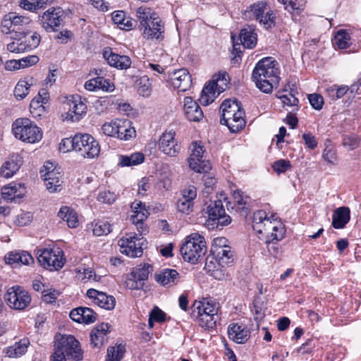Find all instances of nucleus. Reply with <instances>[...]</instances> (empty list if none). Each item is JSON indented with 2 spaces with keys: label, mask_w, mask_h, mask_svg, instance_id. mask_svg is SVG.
Masks as SVG:
<instances>
[{
  "label": "nucleus",
  "mask_w": 361,
  "mask_h": 361,
  "mask_svg": "<svg viewBox=\"0 0 361 361\" xmlns=\"http://www.w3.org/2000/svg\"><path fill=\"white\" fill-rule=\"evenodd\" d=\"M302 139L307 147L310 149H314L318 145V142L314 135L311 133H305L302 134Z\"/></svg>",
  "instance_id": "62"
},
{
  "label": "nucleus",
  "mask_w": 361,
  "mask_h": 361,
  "mask_svg": "<svg viewBox=\"0 0 361 361\" xmlns=\"http://www.w3.org/2000/svg\"><path fill=\"white\" fill-rule=\"evenodd\" d=\"M178 278V271L171 269H164L155 275L156 281L162 286L173 285L177 282Z\"/></svg>",
  "instance_id": "36"
},
{
  "label": "nucleus",
  "mask_w": 361,
  "mask_h": 361,
  "mask_svg": "<svg viewBox=\"0 0 361 361\" xmlns=\"http://www.w3.org/2000/svg\"><path fill=\"white\" fill-rule=\"evenodd\" d=\"M55 348L62 352L67 359L80 361L83 358V352L78 340L72 335H65L61 337Z\"/></svg>",
  "instance_id": "11"
},
{
  "label": "nucleus",
  "mask_w": 361,
  "mask_h": 361,
  "mask_svg": "<svg viewBox=\"0 0 361 361\" xmlns=\"http://www.w3.org/2000/svg\"><path fill=\"white\" fill-rule=\"evenodd\" d=\"M221 267L230 266L234 261V252L230 246L212 254Z\"/></svg>",
  "instance_id": "39"
},
{
  "label": "nucleus",
  "mask_w": 361,
  "mask_h": 361,
  "mask_svg": "<svg viewBox=\"0 0 361 361\" xmlns=\"http://www.w3.org/2000/svg\"><path fill=\"white\" fill-rule=\"evenodd\" d=\"M126 353V347L122 344L109 347L106 361H121Z\"/></svg>",
  "instance_id": "45"
},
{
  "label": "nucleus",
  "mask_w": 361,
  "mask_h": 361,
  "mask_svg": "<svg viewBox=\"0 0 361 361\" xmlns=\"http://www.w3.org/2000/svg\"><path fill=\"white\" fill-rule=\"evenodd\" d=\"M252 228L256 233L262 234L269 243L281 240L286 233L285 226L277 220L275 215L268 217L264 210H257L254 212Z\"/></svg>",
  "instance_id": "3"
},
{
  "label": "nucleus",
  "mask_w": 361,
  "mask_h": 361,
  "mask_svg": "<svg viewBox=\"0 0 361 361\" xmlns=\"http://www.w3.org/2000/svg\"><path fill=\"white\" fill-rule=\"evenodd\" d=\"M171 176L172 173L169 170L161 173L159 178L161 187L166 190H169L171 186Z\"/></svg>",
  "instance_id": "64"
},
{
  "label": "nucleus",
  "mask_w": 361,
  "mask_h": 361,
  "mask_svg": "<svg viewBox=\"0 0 361 361\" xmlns=\"http://www.w3.org/2000/svg\"><path fill=\"white\" fill-rule=\"evenodd\" d=\"M209 220L214 221L216 226H225L231 222L230 216L226 214L221 200L211 202L207 207Z\"/></svg>",
  "instance_id": "19"
},
{
  "label": "nucleus",
  "mask_w": 361,
  "mask_h": 361,
  "mask_svg": "<svg viewBox=\"0 0 361 361\" xmlns=\"http://www.w3.org/2000/svg\"><path fill=\"white\" fill-rule=\"evenodd\" d=\"M228 334L229 338L237 343H244L250 338L249 330L238 324H232L228 326Z\"/></svg>",
  "instance_id": "32"
},
{
  "label": "nucleus",
  "mask_w": 361,
  "mask_h": 361,
  "mask_svg": "<svg viewBox=\"0 0 361 361\" xmlns=\"http://www.w3.org/2000/svg\"><path fill=\"white\" fill-rule=\"evenodd\" d=\"M136 135V131L132 126V123L128 119H120L118 122V130L116 138L121 140H128Z\"/></svg>",
  "instance_id": "35"
},
{
  "label": "nucleus",
  "mask_w": 361,
  "mask_h": 361,
  "mask_svg": "<svg viewBox=\"0 0 361 361\" xmlns=\"http://www.w3.org/2000/svg\"><path fill=\"white\" fill-rule=\"evenodd\" d=\"M103 56L111 66L120 70H126L130 67L131 59L129 56L113 53L111 49H105Z\"/></svg>",
  "instance_id": "27"
},
{
  "label": "nucleus",
  "mask_w": 361,
  "mask_h": 361,
  "mask_svg": "<svg viewBox=\"0 0 361 361\" xmlns=\"http://www.w3.org/2000/svg\"><path fill=\"white\" fill-rule=\"evenodd\" d=\"M135 16L139 29L145 39L161 41L164 39V23L151 8L140 6L136 9Z\"/></svg>",
  "instance_id": "2"
},
{
  "label": "nucleus",
  "mask_w": 361,
  "mask_h": 361,
  "mask_svg": "<svg viewBox=\"0 0 361 361\" xmlns=\"http://www.w3.org/2000/svg\"><path fill=\"white\" fill-rule=\"evenodd\" d=\"M333 43L339 49L350 47L352 42L349 32L345 30H339L334 36Z\"/></svg>",
  "instance_id": "42"
},
{
  "label": "nucleus",
  "mask_w": 361,
  "mask_h": 361,
  "mask_svg": "<svg viewBox=\"0 0 361 361\" xmlns=\"http://www.w3.org/2000/svg\"><path fill=\"white\" fill-rule=\"evenodd\" d=\"M30 344V340L27 338H23L13 345L5 348L3 352L8 357H19L25 354Z\"/></svg>",
  "instance_id": "31"
},
{
  "label": "nucleus",
  "mask_w": 361,
  "mask_h": 361,
  "mask_svg": "<svg viewBox=\"0 0 361 361\" xmlns=\"http://www.w3.org/2000/svg\"><path fill=\"white\" fill-rule=\"evenodd\" d=\"M273 169L278 173L286 172L290 167V161L286 159H280L275 161L273 164Z\"/></svg>",
  "instance_id": "63"
},
{
  "label": "nucleus",
  "mask_w": 361,
  "mask_h": 361,
  "mask_svg": "<svg viewBox=\"0 0 361 361\" xmlns=\"http://www.w3.org/2000/svg\"><path fill=\"white\" fill-rule=\"evenodd\" d=\"M87 295L95 305H98L101 308L111 310L115 307L116 300L114 297L109 295L104 292H100L95 289L90 288L87 291Z\"/></svg>",
  "instance_id": "25"
},
{
  "label": "nucleus",
  "mask_w": 361,
  "mask_h": 361,
  "mask_svg": "<svg viewBox=\"0 0 361 361\" xmlns=\"http://www.w3.org/2000/svg\"><path fill=\"white\" fill-rule=\"evenodd\" d=\"M64 12L60 7H51L39 16L42 27L47 32H55L63 22Z\"/></svg>",
  "instance_id": "15"
},
{
  "label": "nucleus",
  "mask_w": 361,
  "mask_h": 361,
  "mask_svg": "<svg viewBox=\"0 0 361 361\" xmlns=\"http://www.w3.org/2000/svg\"><path fill=\"white\" fill-rule=\"evenodd\" d=\"M233 207L237 212H244V215H247L246 205L248 203L249 197L245 195L243 192L237 190L233 192Z\"/></svg>",
  "instance_id": "40"
},
{
  "label": "nucleus",
  "mask_w": 361,
  "mask_h": 361,
  "mask_svg": "<svg viewBox=\"0 0 361 361\" xmlns=\"http://www.w3.org/2000/svg\"><path fill=\"white\" fill-rule=\"evenodd\" d=\"M280 69L276 61L271 57L261 59L255 66L252 77L257 87L264 93H271L280 80Z\"/></svg>",
  "instance_id": "1"
},
{
  "label": "nucleus",
  "mask_w": 361,
  "mask_h": 361,
  "mask_svg": "<svg viewBox=\"0 0 361 361\" xmlns=\"http://www.w3.org/2000/svg\"><path fill=\"white\" fill-rule=\"evenodd\" d=\"M310 104L316 110H320L323 107V97L318 94H312L308 96Z\"/></svg>",
  "instance_id": "59"
},
{
  "label": "nucleus",
  "mask_w": 361,
  "mask_h": 361,
  "mask_svg": "<svg viewBox=\"0 0 361 361\" xmlns=\"http://www.w3.org/2000/svg\"><path fill=\"white\" fill-rule=\"evenodd\" d=\"M42 299L47 303H53L60 295V292L56 289L42 290Z\"/></svg>",
  "instance_id": "58"
},
{
  "label": "nucleus",
  "mask_w": 361,
  "mask_h": 361,
  "mask_svg": "<svg viewBox=\"0 0 361 361\" xmlns=\"http://www.w3.org/2000/svg\"><path fill=\"white\" fill-rule=\"evenodd\" d=\"M278 1L284 5V8L290 13H299L305 8V0H278Z\"/></svg>",
  "instance_id": "47"
},
{
  "label": "nucleus",
  "mask_w": 361,
  "mask_h": 361,
  "mask_svg": "<svg viewBox=\"0 0 361 361\" xmlns=\"http://www.w3.org/2000/svg\"><path fill=\"white\" fill-rule=\"evenodd\" d=\"M349 90L348 86L336 85L329 87L326 89L327 95L332 99L336 100L343 97Z\"/></svg>",
  "instance_id": "48"
},
{
  "label": "nucleus",
  "mask_w": 361,
  "mask_h": 361,
  "mask_svg": "<svg viewBox=\"0 0 361 361\" xmlns=\"http://www.w3.org/2000/svg\"><path fill=\"white\" fill-rule=\"evenodd\" d=\"M196 197L197 189L194 185H189L184 188L176 204L178 210L183 214H190L193 210Z\"/></svg>",
  "instance_id": "22"
},
{
  "label": "nucleus",
  "mask_w": 361,
  "mask_h": 361,
  "mask_svg": "<svg viewBox=\"0 0 361 361\" xmlns=\"http://www.w3.org/2000/svg\"><path fill=\"white\" fill-rule=\"evenodd\" d=\"M35 80L32 77H25L16 84L14 89V95L18 100L24 99L30 92V88L35 85Z\"/></svg>",
  "instance_id": "34"
},
{
  "label": "nucleus",
  "mask_w": 361,
  "mask_h": 361,
  "mask_svg": "<svg viewBox=\"0 0 361 361\" xmlns=\"http://www.w3.org/2000/svg\"><path fill=\"white\" fill-rule=\"evenodd\" d=\"M111 231V226L107 221H100L95 224L93 233L97 236L108 235Z\"/></svg>",
  "instance_id": "52"
},
{
  "label": "nucleus",
  "mask_w": 361,
  "mask_h": 361,
  "mask_svg": "<svg viewBox=\"0 0 361 361\" xmlns=\"http://www.w3.org/2000/svg\"><path fill=\"white\" fill-rule=\"evenodd\" d=\"M322 157L326 161L331 164H335L337 161L336 150L332 147H326Z\"/></svg>",
  "instance_id": "60"
},
{
  "label": "nucleus",
  "mask_w": 361,
  "mask_h": 361,
  "mask_svg": "<svg viewBox=\"0 0 361 361\" xmlns=\"http://www.w3.org/2000/svg\"><path fill=\"white\" fill-rule=\"evenodd\" d=\"M77 151L84 158L93 159L97 157L100 152L98 142L89 134L76 135Z\"/></svg>",
  "instance_id": "17"
},
{
  "label": "nucleus",
  "mask_w": 361,
  "mask_h": 361,
  "mask_svg": "<svg viewBox=\"0 0 361 361\" xmlns=\"http://www.w3.org/2000/svg\"><path fill=\"white\" fill-rule=\"evenodd\" d=\"M332 226L336 229L343 228L350 219V211L348 207L337 208L333 214Z\"/></svg>",
  "instance_id": "33"
},
{
  "label": "nucleus",
  "mask_w": 361,
  "mask_h": 361,
  "mask_svg": "<svg viewBox=\"0 0 361 361\" xmlns=\"http://www.w3.org/2000/svg\"><path fill=\"white\" fill-rule=\"evenodd\" d=\"M230 246L228 244V240L224 237H217L213 240V243L211 247V254H214L219 250H223Z\"/></svg>",
  "instance_id": "56"
},
{
  "label": "nucleus",
  "mask_w": 361,
  "mask_h": 361,
  "mask_svg": "<svg viewBox=\"0 0 361 361\" xmlns=\"http://www.w3.org/2000/svg\"><path fill=\"white\" fill-rule=\"evenodd\" d=\"M7 50L16 54L25 52L24 44L22 43V40L20 39L8 43L7 44Z\"/></svg>",
  "instance_id": "61"
},
{
  "label": "nucleus",
  "mask_w": 361,
  "mask_h": 361,
  "mask_svg": "<svg viewBox=\"0 0 361 361\" xmlns=\"http://www.w3.org/2000/svg\"><path fill=\"white\" fill-rule=\"evenodd\" d=\"M120 121L119 118H116L111 120L109 122H105L102 126V133L109 137H116L117 130H118V122Z\"/></svg>",
  "instance_id": "49"
},
{
  "label": "nucleus",
  "mask_w": 361,
  "mask_h": 361,
  "mask_svg": "<svg viewBox=\"0 0 361 361\" xmlns=\"http://www.w3.org/2000/svg\"><path fill=\"white\" fill-rule=\"evenodd\" d=\"M22 164L23 159L18 153L11 154L1 167V176L6 178L12 177L18 171Z\"/></svg>",
  "instance_id": "26"
},
{
  "label": "nucleus",
  "mask_w": 361,
  "mask_h": 361,
  "mask_svg": "<svg viewBox=\"0 0 361 361\" xmlns=\"http://www.w3.org/2000/svg\"><path fill=\"white\" fill-rule=\"evenodd\" d=\"M221 123L226 125L232 133H236L245 126V112L237 100H225L220 106Z\"/></svg>",
  "instance_id": "4"
},
{
  "label": "nucleus",
  "mask_w": 361,
  "mask_h": 361,
  "mask_svg": "<svg viewBox=\"0 0 361 361\" xmlns=\"http://www.w3.org/2000/svg\"><path fill=\"white\" fill-rule=\"evenodd\" d=\"M207 251L206 241L203 235L193 233L187 236L180 247L183 259L191 264H196L203 257Z\"/></svg>",
  "instance_id": "5"
},
{
  "label": "nucleus",
  "mask_w": 361,
  "mask_h": 361,
  "mask_svg": "<svg viewBox=\"0 0 361 361\" xmlns=\"http://www.w3.org/2000/svg\"><path fill=\"white\" fill-rule=\"evenodd\" d=\"M248 13L253 16L265 28H269L274 24L275 16L273 11L265 1H257L250 6Z\"/></svg>",
  "instance_id": "16"
},
{
  "label": "nucleus",
  "mask_w": 361,
  "mask_h": 361,
  "mask_svg": "<svg viewBox=\"0 0 361 361\" xmlns=\"http://www.w3.org/2000/svg\"><path fill=\"white\" fill-rule=\"evenodd\" d=\"M49 98V93L46 90H41L38 92V96L35 97L30 102L31 108H37L39 106H42L46 104Z\"/></svg>",
  "instance_id": "54"
},
{
  "label": "nucleus",
  "mask_w": 361,
  "mask_h": 361,
  "mask_svg": "<svg viewBox=\"0 0 361 361\" xmlns=\"http://www.w3.org/2000/svg\"><path fill=\"white\" fill-rule=\"evenodd\" d=\"M153 271L152 267L149 264H140L133 269L132 276L143 283L146 281L149 274Z\"/></svg>",
  "instance_id": "44"
},
{
  "label": "nucleus",
  "mask_w": 361,
  "mask_h": 361,
  "mask_svg": "<svg viewBox=\"0 0 361 361\" xmlns=\"http://www.w3.org/2000/svg\"><path fill=\"white\" fill-rule=\"evenodd\" d=\"M239 37L244 47L252 49L257 44V33L255 30L252 29L250 27L242 29Z\"/></svg>",
  "instance_id": "38"
},
{
  "label": "nucleus",
  "mask_w": 361,
  "mask_h": 361,
  "mask_svg": "<svg viewBox=\"0 0 361 361\" xmlns=\"http://www.w3.org/2000/svg\"><path fill=\"white\" fill-rule=\"evenodd\" d=\"M183 111L190 121L198 122L203 118V112L199 104L190 97L184 98Z\"/></svg>",
  "instance_id": "28"
},
{
  "label": "nucleus",
  "mask_w": 361,
  "mask_h": 361,
  "mask_svg": "<svg viewBox=\"0 0 361 361\" xmlns=\"http://www.w3.org/2000/svg\"><path fill=\"white\" fill-rule=\"evenodd\" d=\"M30 22L31 20L27 16L19 15L16 12H9L1 20L0 31L1 34L6 35L17 32Z\"/></svg>",
  "instance_id": "12"
},
{
  "label": "nucleus",
  "mask_w": 361,
  "mask_h": 361,
  "mask_svg": "<svg viewBox=\"0 0 361 361\" xmlns=\"http://www.w3.org/2000/svg\"><path fill=\"white\" fill-rule=\"evenodd\" d=\"M76 144V135L73 137H67L63 138L59 143V149L60 152L63 153H66L71 150L77 151V145Z\"/></svg>",
  "instance_id": "51"
},
{
  "label": "nucleus",
  "mask_w": 361,
  "mask_h": 361,
  "mask_svg": "<svg viewBox=\"0 0 361 361\" xmlns=\"http://www.w3.org/2000/svg\"><path fill=\"white\" fill-rule=\"evenodd\" d=\"M226 76L225 73L219 74L215 80L210 81L204 85L199 99L202 105L207 106L212 103L215 98L226 90L228 85Z\"/></svg>",
  "instance_id": "10"
},
{
  "label": "nucleus",
  "mask_w": 361,
  "mask_h": 361,
  "mask_svg": "<svg viewBox=\"0 0 361 361\" xmlns=\"http://www.w3.org/2000/svg\"><path fill=\"white\" fill-rule=\"evenodd\" d=\"M41 176L43 178L47 189L50 192L60 191L62 188L61 176L58 169H56L52 163L46 162L43 169L40 171Z\"/></svg>",
  "instance_id": "18"
},
{
  "label": "nucleus",
  "mask_w": 361,
  "mask_h": 361,
  "mask_svg": "<svg viewBox=\"0 0 361 361\" xmlns=\"http://www.w3.org/2000/svg\"><path fill=\"white\" fill-rule=\"evenodd\" d=\"M205 149L201 142L191 144V154L188 158L190 168L197 173H207L211 169L209 162L204 159Z\"/></svg>",
  "instance_id": "13"
},
{
  "label": "nucleus",
  "mask_w": 361,
  "mask_h": 361,
  "mask_svg": "<svg viewBox=\"0 0 361 361\" xmlns=\"http://www.w3.org/2000/svg\"><path fill=\"white\" fill-rule=\"evenodd\" d=\"M40 41V35L38 32H35L30 38L25 41H22V43L24 44L25 51H29L37 48L39 44Z\"/></svg>",
  "instance_id": "53"
},
{
  "label": "nucleus",
  "mask_w": 361,
  "mask_h": 361,
  "mask_svg": "<svg viewBox=\"0 0 361 361\" xmlns=\"http://www.w3.org/2000/svg\"><path fill=\"white\" fill-rule=\"evenodd\" d=\"M169 78L173 88L177 89L180 92H185L191 86V75L188 70L185 68H180L173 71L170 73Z\"/></svg>",
  "instance_id": "24"
},
{
  "label": "nucleus",
  "mask_w": 361,
  "mask_h": 361,
  "mask_svg": "<svg viewBox=\"0 0 361 361\" xmlns=\"http://www.w3.org/2000/svg\"><path fill=\"white\" fill-rule=\"evenodd\" d=\"M58 216L66 221L70 228H76L78 226L77 213L69 207H61L58 212Z\"/></svg>",
  "instance_id": "37"
},
{
  "label": "nucleus",
  "mask_w": 361,
  "mask_h": 361,
  "mask_svg": "<svg viewBox=\"0 0 361 361\" xmlns=\"http://www.w3.org/2000/svg\"><path fill=\"white\" fill-rule=\"evenodd\" d=\"M109 325L107 323H102L97 325L90 333L91 344L94 347H100L107 340L109 332Z\"/></svg>",
  "instance_id": "30"
},
{
  "label": "nucleus",
  "mask_w": 361,
  "mask_h": 361,
  "mask_svg": "<svg viewBox=\"0 0 361 361\" xmlns=\"http://www.w3.org/2000/svg\"><path fill=\"white\" fill-rule=\"evenodd\" d=\"M176 133L173 130L165 131L159 140V148L166 155L176 157L180 150V146L175 138Z\"/></svg>",
  "instance_id": "21"
},
{
  "label": "nucleus",
  "mask_w": 361,
  "mask_h": 361,
  "mask_svg": "<svg viewBox=\"0 0 361 361\" xmlns=\"http://www.w3.org/2000/svg\"><path fill=\"white\" fill-rule=\"evenodd\" d=\"M277 97L280 99L283 106L291 108V112H296L299 109V100L292 93L281 94L279 92Z\"/></svg>",
  "instance_id": "46"
},
{
  "label": "nucleus",
  "mask_w": 361,
  "mask_h": 361,
  "mask_svg": "<svg viewBox=\"0 0 361 361\" xmlns=\"http://www.w3.org/2000/svg\"><path fill=\"white\" fill-rule=\"evenodd\" d=\"M360 140L355 134L345 135L343 137L342 144L348 150H353L360 145Z\"/></svg>",
  "instance_id": "50"
},
{
  "label": "nucleus",
  "mask_w": 361,
  "mask_h": 361,
  "mask_svg": "<svg viewBox=\"0 0 361 361\" xmlns=\"http://www.w3.org/2000/svg\"><path fill=\"white\" fill-rule=\"evenodd\" d=\"M21 188L20 184H9L1 188V197L6 200H12L16 198H20L21 194L18 193V189Z\"/></svg>",
  "instance_id": "43"
},
{
  "label": "nucleus",
  "mask_w": 361,
  "mask_h": 361,
  "mask_svg": "<svg viewBox=\"0 0 361 361\" xmlns=\"http://www.w3.org/2000/svg\"><path fill=\"white\" fill-rule=\"evenodd\" d=\"M97 199L100 202L111 204L116 201V195L113 192L104 190L99 192Z\"/></svg>",
  "instance_id": "55"
},
{
  "label": "nucleus",
  "mask_w": 361,
  "mask_h": 361,
  "mask_svg": "<svg viewBox=\"0 0 361 361\" xmlns=\"http://www.w3.org/2000/svg\"><path fill=\"white\" fill-rule=\"evenodd\" d=\"M193 312H197L199 324L203 328L213 329L219 319L218 312L219 303L212 300L204 298L200 301H195L193 304Z\"/></svg>",
  "instance_id": "6"
},
{
  "label": "nucleus",
  "mask_w": 361,
  "mask_h": 361,
  "mask_svg": "<svg viewBox=\"0 0 361 361\" xmlns=\"http://www.w3.org/2000/svg\"><path fill=\"white\" fill-rule=\"evenodd\" d=\"M145 239L135 233H127L118 240L120 252L129 257H140L143 253Z\"/></svg>",
  "instance_id": "9"
},
{
  "label": "nucleus",
  "mask_w": 361,
  "mask_h": 361,
  "mask_svg": "<svg viewBox=\"0 0 361 361\" xmlns=\"http://www.w3.org/2000/svg\"><path fill=\"white\" fill-rule=\"evenodd\" d=\"M37 258L40 265L49 271L59 270L65 264L63 251L59 247L39 249Z\"/></svg>",
  "instance_id": "8"
},
{
  "label": "nucleus",
  "mask_w": 361,
  "mask_h": 361,
  "mask_svg": "<svg viewBox=\"0 0 361 361\" xmlns=\"http://www.w3.org/2000/svg\"><path fill=\"white\" fill-rule=\"evenodd\" d=\"M12 131L16 138L24 142L34 144L42 139V130L28 118L16 119L12 124Z\"/></svg>",
  "instance_id": "7"
},
{
  "label": "nucleus",
  "mask_w": 361,
  "mask_h": 361,
  "mask_svg": "<svg viewBox=\"0 0 361 361\" xmlns=\"http://www.w3.org/2000/svg\"><path fill=\"white\" fill-rule=\"evenodd\" d=\"M4 298L11 308L18 310L25 309L31 302V297L28 292L19 286L9 288Z\"/></svg>",
  "instance_id": "14"
},
{
  "label": "nucleus",
  "mask_w": 361,
  "mask_h": 361,
  "mask_svg": "<svg viewBox=\"0 0 361 361\" xmlns=\"http://www.w3.org/2000/svg\"><path fill=\"white\" fill-rule=\"evenodd\" d=\"M118 160L121 166H136L144 161L145 155L142 152H135L130 155H121Z\"/></svg>",
  "instance_id": "41"
},
{
  "label": "nucleus",
  "mask_w": 361,
  "mask_h": 361,
  "mask_svg": "<svg viewBox=\"0 0 361 361\" xmlns=\"http://www.w3.org/2000/svg\"><path fill=\"white\" fill-rule=\"evenodd\" d=\"M131 209L133 212L130 218L132 223L137 226L140 235H145L147 232V228L144 226L143 221L149 214L148 210L146 209L145 204L140 201L133 202Z\"/></svg>",
  "instance_id": "23"
},
{
  "label": "nucleus",
  "mask_w": 361,
  "mask_h": 361,
  "mask_svg": "<svg viewBox=\"0 0 361 361\" xmlns=\"http://www.w3.org/2000/svg\"><path fill=\"white\" fill-rule=\"evenodd\" d=\"M97 316V314L89 307H80L70 312L71 319L78 323H93L96 321Z\"/></svg>",
  "instance_id": "29"
},
{
  "label": "nucleus",
  "mask_w": 361,
  "mask_h": 361,
  "mask_svg": "<svg viewBox=\"0 0 361 361\" xmlns=\"http://www.w3.org/2000/svg\"><path fill=\"white\" fill-rule=\"evenodd\" d=\"M69 109L64 120L71 122L79 121L87 113V105L79 95H73L68 100Z\"/></svg>",
  "instance_id": "20"
},
{
  "label": "nucleus",
  "mask_w": 361,
  "mask_h": 361,
  "mask_svg": "<svg viewBox=\"0 0 361 361\" xmlns=\"http://www.w3.org/2000/svg\"><path fill=\"white\" fill-rule=\"evenodd\" d=\"M97 90H102L104 92H112L115 89L114 83L103 77H97Z\"/></svg>",
  "instance_id": "57"
}]
</instances>
